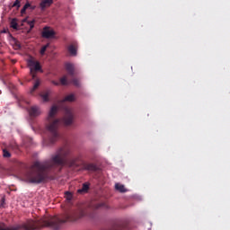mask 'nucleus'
Here are the masks:
<instances>
[{"mask_svg": "<svg viewBox=\"0 0 230 230\" xmlns=\"http://www.w3.org/2000/svg\"><path fill=\"white\" fill-rule=\"evenodd\" d=\"M10 26H11V28H13V30H19V24L17 23V19L16 18H13L11 21Z\"/></svg>", "mask_w": 230, "mask_h": 230, "instance_id": "14", "label": "nucleus"}, {"mask_svg": "<svg viewBox=\"0 0 230 230\" xmlns=\"http://www.w3.org/2000/svg\"><path fill=\"white\" fill-rule=\"evenodd\" d=\"M50 4H53V0H41L40 6L41 10H45Z\"/></svg>", "mask_w": 230, "mask_h": 230, "instance_id": "10", "label": "nucleus"}, {"mask_svg": "<svg viewBox=\"0 0 230 230\" xmlns=\"http://www.w3.org/2000/svg\"><path fill=\"white\" fill-rule=\"evenodd\" d=\"M8 148H12V145H9Z\"/></svg>", "mask_w": 230, "mask_h": 230, "instance_id": "27", "label": "nucleus"}, {"mask_svg": "<svg viewBox=\"0 0 230 230\" xmlns=\"http://www.w3.org/2000/svg\"><path fill=\"white\" fill-rule=\"evenodd\" d=\"M76 49H78V47L75 43L71 44L68 47V52L70 53V55H72V57H76Z\"/></svg>", "mask_w": 230, "mask_h": 230, "instance_id": "12", "label": "nucleus"}, {"mask_svg": "<svg viewBox=\"0 0 230 230\" xmlns=\"http://www.w3.org/2000/svg\"><path fill=\"white\" fill-rule=\"evenodd\" d=\"M66 69L70 76H75V65L74 64L66 63Z\"/></svg>", "mask_w": 230, "mask_h": 230, "instance_id": "9", "label": "nucleus"}, {"mask_svg": "<svg viewBox=\"0 0 230 230\" xmlns=\"http://www.w3.org/2000/svg\"><path fill=\"white\" fill-rule=\"evenodd\" d=\"M28 66L30 67V73L32 78L35 79L37 76L36 71H42V66H40V63L39 61L29 59L28 60Z\"/></svg>", "mask_w": 230, "mask_h": 230, "instance_id": "4", "label": "nucleus"}, {"mask_svg": "<svg viewBox=\"0 0 230 230\" xmlns=\"http://www.w3.org/2000/svg\"><path fill=\"white\" fill-rule=\"evenodd\" d=\"M12 8H16V10H19L21 8V0H15L12 5Z\"/></svg>", "mask_w": 230, "mask_h": 230, "instance_id": "18", "label": "nucleus"}, {"mask_svg": "<svg viewBox=\"0 0 230 230\" xmlns=\"http://www.w3.org/2000/svg\"><path fill=\"white\" fill-rule=\"evenodd\" d=\"M43 102H49V93H45L41 94Z\"/></svg>", "mask_w": 230, "mask_h": 230, "instance_id": "21", "label": "nucleus"}, {"mask_svg": "<svg viewBox=\"0 0 230 230\" xmlns=\"http://www.w3.org/2000/svg\"><path fill=\"white\" fill-rule=\"evenodd\" d=\"M60 84L61 85H67L69 84V81H67L66 75L60 78Z\"/></svg>", "mask_w": 230, "mask_h": 230, "instance_id": "19", "label": "nucleus"}, {"mask_svg": "<svg viewBox=\"0 0 230 230\" xmlns=\"http://www.w3.org/2000/svg\"><path fill=\"white\" fill-rule=\"evenodd\" d=\"M28 112L31 118H37L40 116V108L39 106H31L28 109Z\"/></svg>", "mask_w": 230, "mask_h": 230, "instance_id": "6", "label": "nucleus"}, {"mask_svg": "<svg viewBox=\"0 0 230 230\" xmlns=\"http://www.w3.org/2000/svg\"><path fill=\"white\" fill-rule=\"evenodd\" d=\"M28 8H30V10H35L36 6L31 5L30 2H27L22 7V9L21 10L22 15H24V13H26V11L28 10Z\"/></svg>", "mask_w": 230, "mask_h": 230, "instance_id": "11", "label": "nucleus"}, {"mask_svg": "<svg viewBox=\"0 0 230 230\" xmlns=\"http://www.w3.org/2000/svg\"><path fill=\"white\" fill-rule=\"evenodd\" d=\"M115 189L118 190V191H120V193H125L127 190H125V186L121 185L119 183L115 184Z\"/></svg>", "mask_w": 230, "mask_h": 230, "instance_id": "15", "label": "nucleus"}, {"mask_svg": "<svg viewBox=\"0 0 230 230\" xmlns=\"http://www.w3.org/2000/svg\"><path fill=\"white\" fill-rule=\"evenodd\" d=\"M52 84H53L54 85H60V84H59L58 82H57V81H52Z\"/></svg>", "mask_w": 230, "mask_h": 230, "instance_id": "26", "label": "nucleus"}, {"mask_svg": "<svg viewBox=\"0 0 230 230\" xmlns=\"http://www.w3.org/2000/svg\"><path fill=\"white\" fill-rule=\"evenodd\" d=\"M2 202H4V199H2Z\"/></svg>", "mask_w": 230, "mask_h": 230, "instance_id": "28", "label": "nucleus"}, {"mask_svg": "<svg viewBox=\"0 0 230 230\" xmlns=\"http://www.w3.org/2000/svg\"><path fill=\"white\" fill-rule=\"evenodd\" d=\"M90 187H91V183L84 182V183H83L82 188L77 190V193H79V195H85V193H87L89 191Z\"/></svg>", "mask_w": 230, "mask_h": 230, "instance_id": "8", "label": "nucleus"}, {"mask_svg": "<svg viewBox=\"0 0 230 230\" xmlns=\"http://www.w3.org/2000/svg\"><path fill=\"white\" fill-rule=\"evenodd\" d=\"M75 94L73 93H70L68 95H66L62 101H61V103H64L66 102H75Z\"/></svg>", "mask_w": 230, "mask_h": 230, "instance_id": "13", "label": "nucleus"}, {"mask_svg": "<svg viewBox=\"0 0 230 230\" xmlns=\"http://www.w3.org/2000/svg\"><path fill=\"white\" fill-rule=\"evenodd\" d=\"M75 87H80V81L77 78H74L71 81Z\"/></svg>", "mask_w": 230, "mask_h": 230, "instance_id": "23", "label": "nucleus"}, {"mask_svg": "<svg viewBox=\"0 0 230 230\" xmlns=\"http://www.w3.org/2000/svg\"><path fill=\"white\" fill-rule=\"evenodd\" d=\"M82 161V155H73L69 146H63L51 155L49 160L45 162H34L30 171L25 173V181L30 184H42L49 179V174L58 168L69 166V168H78Z\"/></svg>", "mask_w": 230, "mask_h": 230, "instance_id": "1", "label": "nucleus"}, {"mask_svg": "<svg viewBox=\"0 0 230 230\" xmlns=\"http://www.w3.org/2000/svg\"><path fill=\"white\" fill-rule=\"evenodd\" d=\"M28 24L30 26V31H31V30H33V28H35V21L28 22Z\"/></svg>", "mask_w": 230, "mask_h": 230, "instance_id": "24", "label": "nucleus"}, {"mask_svg": "<svg viewBox=\"0 0 230 230\" xmlns=\"http://www.w3.org/2000/svg\"><path fill=\"white\" fill-rule=\"evenodd\" d=\"M39 85H40V81L36 80V82H35L33 87L31 89L30 93L31 94H33L35 93V91H37V89H39Z\"/></svg>", "mask_w": 230, "mask_h": 230, "instance_id": "16", "label": "nucleus"}, {"mask_svg": "<svg viewBox=\"0 0 230 230\" xmlns=\"http://www.w3.org/2000/svg\"><path fill=\"white\" fill-rule=\"evenodd\" d=\"M57 112H58V107L54 105L51 107L47 117L46 130L49 139V144L47 145H55L60 139V132L58 131L60 123H63L66 127H70V125H73V120L75 119L73 110L69 108L65 109V116L62 119L55 118Z\"/></svg>", "mask_w": 230, "mask_h": 230, "instance_id": "3", "label": "nucleus"}, {"mask_svg": "<svg viewBox=\"0 0 230 230\" xmlns=\"http://www.w3.org/2000/svg\"><path fill=\"white\" fill-rule=\"evenodd\" d=\"M55 35H57V33L55 32V31L53 29H51V27H44L43 31L41 32V37L43 39H53L55 37Z\"/></svg>", "mask_w": 230, "mask_h": 230, "instance_id": "5", "label": "nucleus"}, {"mask_svg": "<svg viewBox=\"0 0 230 230\" xmlns=\"http://www.w3.org/2000/svg\"><path fill=\"white\" fill-rule=\"evenodd\" d=\"M83 170H86L88 172H97L98 166L94 164H83Z\"/></svg>", "mask_w": 230, "mask_h": 230, "instance_id": "7", "label": "nucleus"}, {"mask_svg": "<svg viewBox=\"0 0 230 230\" xmlns=\"http://www.w3.org/2000/svg\"><path fill=\"white\" fill-rule=\"evenodd\" d=\"M3 157H4L5 159H10V157H12V154L10 153V151H8V148L3 149Z\"/></svg>", "mask_w": 230, "mask_h": 230, "instance_id": "17", "label": "nucleus"}, {"mask_svg": "<svg viewBox=\"0 0 230 230\" xmlns=\"http://www.w3.org/2000/svg\"><path fill=\"white\" fill-rule=\"evenodd\" d=\"M66 199L69 201L73 200V193L66 191L65 192Z\"/></svg>", "mask_w": 230, "mask_h": 230, "instance_id": "20", "label": "nucleus"}, {"mask_svg": "<svg viewBox=\"0 0 230 230\" xmlns=\"http://www.w3.org/2000/svg\"><path fill=\"white\" fill-rule=\"evenodd\" d=\"M83 217H85V212L84 210H76L66 213L64 219L57 217H45L40 220H29L27 224L14 226H6L4 223H0V230H40L44 229V227L60 230L62 224H66V222H76V220H80Z\"/></svg>", "mask_w": 230, "mask_h": 230, "instance_id": "2", "label": "nucleus"}, {"mask_svg": "<svg viewBox=\"0 0 230 230\" xmlns=\"http://www.w3.org/2000/svg\"><path fill=\"white\" fill-rule=\"evenodd\" d=\"M102 206H103L102 203H99V204L95 205V209H100V208H102Z\"/></svg>", "mask_w": 230, "mask_h": 230, "instance_id": "25", "label": "nucleus"}, {"mask_svg": "<svg viewBox=\"0 0 230 230\" xmlns=\"http://www.w3.org/2000/svg\"><path fill=\"white\" fill-rule=\"evenodd\" d=\"M48 48H49V44L44 45L40 49V55H45L46 49H48Z\"/></svg>", "mask_w": 230, "mask_h": 230, "instance_id": "22", "label": "nucleus"}]
</instances>
